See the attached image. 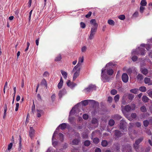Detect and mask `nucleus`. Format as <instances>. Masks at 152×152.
I'll list each match as a JSON object with an SVG mask.
<instances>
[{
  "instance_id": "f257e3e1",
  "label": "nucleus",
  "mask_w": 152,
  "mask_h": 152,
  "mask_svg": "<svg viewBox=\"0 0 152 152\" xmlns=\"http://www.w3.org/2000/svg\"><path fill=\"white\" fill-rule=\"evenodd\" d=\"M132 126H130L129 127L128 130L129 136L133 140L136 137L137 132L134 130H132Z\"/></svg>"
},
{
  "instance_id": "f03ea898",
  "label": "nucleus",
  "mask_w": 152,
  "mask_h": 152,
  "mask_svg": "<svg viewBox=\"0 0 152 152\" xmlns=\"http://www.w3.org/2000/svg\"><path fill=\"white\" fill-rule=\"evenodd\" d=\"M75 69V67H74L72 71V72H75L74 73L73 78L74 80H75L76 78L79 75L80 70V67H76Z\"/></svg>"
},
{
  "instance_id": "7ed1b4c3",
  "label": "nucleus",
  "mask_w": 152,
  "mask_h": 152,
  "mask_svg": "<svg viewBox=\"0 0 152 152\" xmlns=\"http://www.w3.org/2000/svg\"><path fill=\"white\" fill-rule=\"evenodd\" d=\"M96 86L95 85L90 84L87 88H85L84 90L85 93H86L92 91L94 90H96Z\"/></svg>"
},
{
  "instance_id": "20e7f679",
  "label": "nucleus",
  "mask_w": 152,
  "mask_h": 152,
  "mask_svg": "<svg viewBox=\"0 0 152 152\" xmlns=\"http://www.w3.org/2000/svg\"><path fill=\"white\" fill-rule=\"evenodd\" d=\"M143 139V137H141L137 139L135 141V143L134 144V148L136 151H137L138 149L139 144L142 141Z\"/></svg>"
},
{
  "instance_id": "39448f33",
  "label": "nucleus",
  "mask_w": 152,
  "mask_h": 152,
  "mask_svg": "<svg viewBox=\"0 0 152 152\" xmlns=\"http://www.w3.org/2000/svg\"><path fill=\"white\" fill-rule=\"evenodd\" d=\"M97 28L96 27H92L91 28L90 34L89 38L90 40L93 39L94 37V35L97 31Z\"/></svg>"
},
{
  "instance_id": "423d86ee",
  "label": "nucleus",
  "mask_w": 152,
  "mask_h": 152,
  "mask_svg": "<svg viewBox=\"0 0 152 152\" xmlns=\"http://www.w3.org/2000/svg\"><path fill=\"white\" fill-rule=\"evenodd\" d=\"M132 148L130 145L127 144L123 146L122 148L123 152H131Z\"/></svg>"
},
{
  "instance_id": "0eeeda50",
  "label": "nucleus",
  "mask_w": 152,
  "mask_h": 152,
  "mask_svg": "<svg viewBox=\"0 0 152 152\" xmlns=\"http://www.w3.org/2000/svg\"><path fill=\"white\" fill-rule=\"evenodd\" d=\"M125 122L124 120H122L121 121L120 128L123 131H125L126 130V128L125 126Z\"/></svg>"
},
{
  "instance_id": "6e6552de",
  "label": "nucleus",
  "mask_w": 152,
  "mask_h": 152,
  "mask_svg": "<svg viewBox=\"0 0 152 152\" xmlns=\"http://www.w3.org/2000/svg\"><path fill=\"white\" fill-rule=\"evenodd\" d=\"M145 45L144 44H142L141 45L140 47L139 48V50L140 51V54L141 55H144L145 50Z\"/></svg>"
},
{
  "instance_id": "1a4fd4ad",
  "label": "nucleus",
  "mask_w": 152,
  "mask_h": 152,
  "mask_svg": "<svg viewBox=\"0 0 152 152\" xmlns=\"http://www.w3.org/2000/svg\"><path fill=\"white\" fill-rule=\"evenodd\" d=\"M84 58L83 57H80L78 59V61L77 64L75 66V69L76 67H80V66L82 65V63L83 62Z\"/></svg>"
},
{
  "instance_id": "9d476101",
  "label": "nucleus",
  "mask_w": 152,
  "mask_h": 152,
  "mask_svg": "<svg viewBox=\"0 0 152 152\" xmlns=\"http://www.w3.org/2000/svg\"><path fill=\"white\" fill-rule=\"evenodd\" d=\"M122 80L123 82L125 83H127L129 80V77L126 73H123L121 77Z\"/></svg>"
},
{
  "instance_id": "9b49d317",
  "label": "nucleus",
  "mask_w": 152,
  "mask_h": 152,
  "mask_svg": "<svg viewBox=\"0 0 152 152\" xmlns=\"http://www.w3.org/2000/svg\"><path fill=\"white\" fill-rule=\"evenodd\" d=\"M102 79L103 80L104 82H108L109 81L110 77L106 74H103L101 75Z\"/></svg>"
},
{
  "instance_id": "f8f14e48",
  "label": "nucleus",
  "mask_w": 152,
  "mask_h": 152,
  "mask_svg": "<svg viewBox=\"0 0 152 152\" xmlns=\"http://www.w3.org/2000/svg\"><path fill=\"white\" fill-rule=\"evenodd\" d=\"M66 93V90L65 88H63L62 90H60L58 94V96L60 99H61L62 96L64 95Z\"/></svg>"
},
{
  "instance_id": "ddd939ff",
  "label": "nucleus",
  "mask_w": 152,
  "mask_h": 152,
  "mask_svg": "<svg viewBox=\"0 0 152 152\" xmlns=\"http://www.w3.org/2000/svg\"><path fill=\"white\" fill-rule=\"evenodd\" d=\"M67 85L71 88H73L76 85V84L73 82H71L70 80H68L66 83Z\"/></svg>"
},
{
  "instance_id": "4468645a",
  "label": "nucleus",
  "mask_w": 152,
  "mask_h": 152,
  "mask_svg": "<svg viewBox=\"0 0 152 152\" xmlns=\"http://www.w3.org/2000/svg\"><path fill=\"white\" fill-rule=\"evenodd\" d=\"M34 132L35 131L33 129V128L30 127V131H29V135L31 138H32L34 137Z\"/></svg>"
},
{
  "instance_id": "2eb2a0df",
  "label": "nucleus",
  "mask_w": 152,
  "mask_h": 152,
  "mask_svg": "<svg viewBox=\"0 0 152 152\" xmlns=\"http://www.w3.org/2000/svg\"><path fill=\"white\" fill-rule=\"evenodd\" d=\"M122 135V133L120 131L116 130L115 132V136L116 138H119L121 137Z\"/></svg>"
},
{
  "instance_id": "dca6fc26",
  "label": "nucleus",
  "mask_w": 152,
  "mask_h": 152,
  "mask_svg": "<svg viewBox=\"0 0 152 152\" xmlns=\"http://www.w3.org/2000/svg\"><path fill=\"white\" fill-rule=\"evenodd\" d=\"M37 116L38 117H40L42 115H43L44 114V111L41 110H37Z\"/></svg>"
},
{
  "instance_id": "f3484780",
  "label": "nucleus",
  "mask_w": 152,
  "mask_h": 152,
  "mask_svg": "<svg viewBox=\"0 0 152 152\" xmlns=\"http://www.w3.org/2000/svg\"><path fill=\"white\" fill-rule=\"evenodd\" d=\"M90 23L93 25L94 27H97L98 26V24L96 23V20L95 19H92L90 21Z\"/></svg>"
},
{
  "instance_id": "a211bd4d",
  "label": "nucleus",
  "mask_w": 152,
  "mask_h": 152,
  "mask_svg": "<svg viewBox=\"0 0 152 152\" xmlns=\"http://www.w3.org/2000/svg\"><path fill=\"white\" fill-rule=\"evenodd\" d=\"M80 141V139L75 138L72 141V144L75 145H77Z\"/></svg>"
},
{
  "instance_id": "6ab92c4d",
  "label": "nucleus",
  "mask_w": 152,
  "mask_h": 152,
  "mask_svg": "<svg viewBox=\"0 0 152 152\" xmlns=\"http://www.w3.org/2000/svg\"><path fill=\"white\" fill-rule=\"evenodd\" d=\"M59 127H60V128L62 130H64L67 127V124L65 123H62L60 124Z\"/></svg>"
},
{
  "instance_id": "aec40b11",
  "label": "nucleus",
  "mask_w": 152,
  "mask_h": 152,
  "mask_svg": "<svg viewBox=\"0 0 152 152\" xmlns=\"http://www.w3.org/2000/svg\"><path fill=\"white\" fill-rule=\"evenodd\" d=\"M7 105L6 104H5L4 105V115L3 116V118L4 119L7 115Z\"/></svg>"
},
{
  "instance_id": "412c9836",
  "label": "nucleus",
  "mask_w": 152,
  "mask_h": 152,
  "mask_svg": "<svg viewBox=\"0 0 152 152\" xmlns=\"http://www.w3.org/2000/svg\"><path fill=\"white\" fill-rule=\"evenodd\" d=\"M141 72L145 75H146L148 72V70L145 68H142L140 69Z\"/></svg>"
},
{
  "instance_id": "4be33fe9",
  "label": "nucleus",
  "mask_w": 152,
  "mask_h": 152,
  "mask_svg": "<svg viewBox=\"0 0 152 152\" xmlns=\"http://www.w3.org/2000/svg\"><path fill=\"white\" fill-rule=\"evenodd\" d=\"M151 79L150 78L145 77L144 79V82L145 83L148 84L149 85H152V83H150Z\"/></svg>"
},
{
  "instance_id": "5701e85b",
  "label": "nucleus",
  "mask_w": 152,
  "mask_h": 152,
  "mask_svg": "<svg viewBox=\"0 0 152 152\" xmlns=\"http://www.w3.org/2000/svg\"><path fill=\"white\" fill-rule=\"evenodd\" d=\"M63 81L62 79V77H61L60 82L58 83V88L59 89H61L63 86Z\"/></svg>"
},
{
  "instance_id": "b1692460",
  "label": "nucleus",
  "mask_w": 152,
  "mask_h": 152,
  "mask_svg": "<svg viewBox=\"0 0 152 152\" xmlns=\"http://www.w3.org/2000/svg\"><path fill=\"white\" fill-rule=\"evenodd\" d=\"M22 148L21 145V138L20 135L19 136V147L18 148V151H20L21 150Z\"/></svg>"
},
{
  "instance_id": "393cba45",
  "label": "nucleus",
  "mask_w": 152,
  "mask_h": 152,
  "mask_svg": "<svg viewBox=\"0 0 152 152\" xmlns=\"http://www.w3.org/2000/svg\"><path fill=\"white\" fill-rule=\"evenodd\" d=\"M114 73V71L112 69H107V74L110 75H112Z\"/></svg>"
},
{
  "instance_id": "a878e982",
  "label": "nucleus",
  "mask_w": 152,
  "mask_h": 152,
  "mask_svg": "<svg viewBox=\"0 0 152 152\" xmlns=\"http://www.w3.org/2000/svg\"><path fill=\"white\" fill-rule=\"evenodd\" d=\"M132 107L131 106L129 105H126L124 109L127 112L130 111Z\"/></svg>"
},
{
  "instance_id": "bb28decb",
  "label": "nucleus",
  "mask_w": 152,
  "mask_h": 152,
  "mask_svg": "<svg viewBox=\"0 0 152 152\" xmlns=\"http://www.w3.org/2000/svg\"><path fill=\"white\" fill-rule=\"evenodd\" d=\"M147 4V2L146 0H141L140 4V6L143 7L146 6Z\"/></svg>"
},
{
  "instance_id": "cd10ccee",
  "label": "nucleus",
  "mask_w": 152,
  "mask_h": 152,
  "mask_svg": "<svg viewBox=\"0 0 152 152\" xmlns=\"http://www.w3.org/2000/svg\"><path fill=\"white\" fill-rule=\"evenodd\" d=\"M91 123L93 124H98V121L97 119L95 118H93L91 121Z\"/></svg>"
},
{
  "instance_id": "c85d7f7f",
  "label": "nucleus",
  "mask_w": 152,
  "mask_h": 152,
  "mask_svg": "<svg viewBox=\"0 0 152 152\" xmlns=\"http://www.w3.org/2000/svg\"><path fill=\"white\" fill-rule=\"evenodd\" d=\"M115 123L113 119H111L109 121L108 124L110 126H112L114 125Z\"/></svg>"
},
{
  "instance_id": "c756f323",
  "label": "nucleus",
  "mask_w": 152,
  "mask_h": 152,
  "mask_svg": "<svg viewBox=\"0 0 152 152\" xmlns=\"http://www.w3.org/2000/svg\"><path fill=\"white\" fill-rule=\"evenodd\" d=\"M91 144V142L89 140H86L84 142V145L86 146H88Z\"/></svg>"
},
{
  "instance_id": "7c9ffc66",
  "label": "nucleus",
  "mask_w": 152,
  "mask_h": 152,
  "mask_svg": "<svg viewBox=\"0 0 152 152\" xmlns=\"http://www.w3.org/2000/svg\"><path fill=\"white\" fill-rule=\"evenodd\" d=\"M41 84L42 85H44L45 87H47V83L46 80L45 79H43L41 82Z\"/></svg>"
},
{
  "instance_id": "2f4dec72",
  "label": "nucleus",
  "mask_w": 152,
  "mask_h": 152,
  "mask_svg": "<svg viewBox=\"0 0 152 152\" xmlns=\"http://www.w3.org/2000/svg\"><path fill=\"white\" fill-rule=\"evenodd\" d=\"M142 99L143 102L145 103L148 102L149 100L148 98L146 96H143Z\"/></svg>"
},
{
  "instance_id": "473e14b6",
  "label": "nucleus",
  "mask_w": 152,
  "mask_h": 152,
  "mask_svg": "<svg viewBox=\"0 0 152 152\" xmlns=\"http://www.w3.org/2000/svg\"><path fill=\"white\" fill-rule=\"evenodd\" d=\"M120 98V96L119 94L116 95L114 97V100L115 102H117L118 101Z\"/></svg>"
},
{
  "instance_id": "72a5a7b5",
  "label": "nucleus",
  "mask_w": 152,
  "mask_h": 152,
  "mask_svg": "<svg viewBox=\"0 0 152 152\" xmlns=\"http://www.w3.org/2000/svg\"><path fill=\"white\" fill-rule=\"evenodd\" d=\"M61 72L64 78L65 79H66L67 75V74L66 72L62 70H61Z\"/></svg>"
},
{
  "instance_id": "f704fd0d",
  "label": "nucleus",
  "mask_w": 152,
  "mask_h": 152,
  "mask_svg": "<svg viewBox=\"0 0 152 152\" xmlns=\"http://www.w3.org/2000/svg\"><path fill=\"white\" fill-rule=\"evenodd\" d=\"M137 78L140 81H142L143 79L142 75L140 74H138L137 76Z\"/></svg>"
},
{
  "instance_id": "c9c22d12",
  "label": "nucleus",
  "mask_w": 152,
  "mask_h": 152,
  "mask_svg": "<svg viewBox=\"0 0 152 152\" xmlns=\"http://www.w3.org/2000/svg\"><path fill=\"white\" fill-rule=\"evenodd\" d=\"M101 144L103 146L106 147L108 145L107 142L106 140H102V142Z\"/></svg>"
},
{
  "instance_id": "e433bc0d",
  "label": "nucleus",
  "mask_w": 152,
  "mask_h": 152,
  "mask_svg": "<svg viewBox=\"0 0 152 152\" xmlns=\"http://www.w3.org/2000/svg\"><path fill=\"white\" fill-rule=\"evenodd\" d=\"M61 59V56L60 54H59L55 58V61H60Z\"/></svg>"
},
{
  "instance_id": "4c0bfd02",
  "label": "nucleus",
  "mask_w": 152,
  "mask_h": 152,
  "mask_svg": "<svg viewBox=\"0 0 152 152\" xmlns=\"http://www.w3.org/2000/svg\"><path fill=\"white\" fill-rule=\"evenodd\" d=\"M59 135L60 140L61 142H63L64 139V135L61 133H59Z\"/></svg>"
},
{
  "instance_id": "58836bf2",
  "label": "nucleus",
  "mask_w": 152,
  "mask_h": 152,
  "mask_svg": "<svg viewBox=\"0 0 152 152\" xmlns=\"http://www.w3.org/2000/svg\"><path fill=\"white\" fill-rule=\"evenodd\" d=\"M139 90L142 92H144L146 91V88L145 86H141L139 88Z\"/></svg>"
},
{
  "instance_id": "ea45409f",
  "label": "nucleus",
  "mask_w": 152,
  "mask_h": 152,
  "mask_svg": "<svg viewBox=\"0 0 152 152\" xmlns=\"http://www.w3.org/2000/svg\"><path fill=\"white\" fill-rule=\"evenodd\" d=\"M90 101L89 100H83L82 101V103L83 105L84 106H86L87 105L88 103V101Z\"/></svg>"
},
{
  "instance_id": "a19ab883",
  "label": "nucleus",
  "mask_w": 152,
  "mask_h": 152,
  "mask_svg": "<svg viewBox=\"0 0 152 152\" xmlns=\"http://www.w3.org/2000/svg\"><path fill=\"white\" fill-rule=\"evenodd\" d=\"M138 91V90L136 88H134L133 89H132L130 90V92L131 93L134 94H137V92Z\"/></svg>"
},
{
  "instance_id": "79ce46f5",
  "label": "nucleus",
  "mask_w": 152,
  "mask_h": 152,
  "mask_svg": "<svg viewBox=\"0 0 152 152\" xmlns=\"http://www.w3.org/2000/svg\"><path fill=\"white\" fill-rule=\"evenodd\" d=\"M145 9V8L144 7L140 6V12L141 14H142Z\"/></svg>"
},
{
  "instance_id": "37998d69",
  "label": "nucleus",
  "mask_w": 152,
  "mask_h": 152,
  "mask_svg": "<svg viewBox=\"0 0 152 152\" xmlns=\"http://www.w3.org/2000/svg\"><path fill=\"white\" fill-rule=\"evenodd\" d=\"M93 142L95 144H98L99 142V139L97 137L95 138L93 140Z\"/></svg>"
},
{
  "instance_id": "c03bdc74",
  "label": "nucleus",
  "mask_w": 152,
  "mask_h": 152,
  "mask_svg": "<svg viewBox=\"0 0 152 152\" xmlns=\"http://www.w3.org/2000/svg\"><path fill=\"white\" fill-rule=\"evenodd\" d=\"M140 109L141 111L143 112H145L147 111L146 108L144 106H142L140 107Z\"/></svg>"
},
{
  "instance_id": "a18cd8bd",
  "label": "nucleus",
  "mask_w": 152,
  "mask_h": 152,
  "mask_svg": "<svg viewBox=\"0 0 152 152\" xmlns=\"http://www.w3.org/2000/svg\"><path fill=\"white\" fill-rule=\"evenodd\" d=\"M117 91L115 89L112 90L110 91L111 94L113 95H115L117 93Z\"/></svg>"
},
{
  "instance_id": "49530a36",
  "label": "nucleus",
  "mask_w": 152,
  "mask_h": 152,
  "mask_svg": "<svg viewBox=\"0 0 152 152\" xmlns=\"http://www.w3.org/2000/svg\"><path fill=\"white\" fill-rule=\"evenodd\" d=\"M134 97V95L132 94H129L128 95V98L129 100H132Z\"/></svg>"
},
{
  "instance_id": "de8ad7c7",
  "label": "nucleus",
  "mask_w": 152,
  "mask_h": 152,
  "mask_svg": "<svg viewBox=\"0 0 152 152\" xmlns=\"http://www.w3.org/2000/svg\"><path fill=\"white\" fill-rule=\"evenodd\" d=\"M108 24L111 25H114V22L112 20H108Z\"/></svg>"
},
{
  "instance_id": "09e8293b",
  "label": "nucleus",
  "mask_w": 152,
  "mask_h": 152,
  "mask_svg": "<svg viewBox=\"0 0 152 152\" xmlns=\"http://www.w3.org/2000/svg\"><path fill=\"white\" fill-rule=\"evenodd\" d=\"M118 18L119 19L121 20H123L125 19V16L124 15H119L118 17Z\"/></svg>"
},
{
  "instance_id": "8fccbe9b",
  "label": "nucleus",
  "mask_w": 152,
  "mask_h": 152,
  "mask_svg": "<svg viewBox=\"0 0 152 152\" xmlns=\"http://www.w3.org/2000/svg\"><path fill=\"white\" fill-rule=\"evenodd\" d=\"M139 13L137 11H136L132 15V17L134 18H136L138 16Z\"/></svg>"
},
{
  "instance_id": "3c124183",
  "label": "nucleus",
  "mask_w": 152,
  "mask_h": 152,
  "mask_svg": "<svg viewBox=\"0 0 152 152\" xmlns=\"http://www.w3.org/2000/svg\"><path fill=\"white\" fill-rule=\"evenodd\" d=\"M149 122L147 120H145L143 121V125L145 127L147 126L149 124Z\"/></svg>"
},
{
  "instance_id": "603ef678",
  "label": "nucleus",
  "mask_w": 152,
  "mask_h": 152,
  "mask_svg": "<svg viewBox=\"0 0 152 152\" xmlns=\"http://www.w3.org/2000/svg\"><path fill=\"white\" fill-rule=\"evenodd\" d=\"M114 118L118 120H120L121 118V117L120 115L116 114L114 115Z\"/></svg>"
},
{
  "instance_id": "864d4df0",
  "label": "nucleus",
  "mask_w": 152,
  "mask_h": 152,
  "mask_svg": "<svg viewBox=\"0 0 152 152\" xmlns=\"http://www.w3.org/2000/svg\"><path fill=\"white\" fill-rule=\"evenodd\" d=\"M139 54V53L137 50H134L132 53V56H133L135 55H137Z\"/></svg>"
},
{
  "instance_id": "5fc2aeb1",
  "label": "nucleus",
  "mask_w": 152,
  "mask_h": 152,
  "mask_svg": "<svg viewBox=\"0 0 152 152\" xmlns=\"http://www.w3.org/2000/svg\"><path fill=\"white\" fill-rule=\"evenodd\" d=\"M80 26L82 28H84L86 27V24L84 23L81 22L80 23Z\"/></svg>"
},
{
  "instance_id": "6e6d98bb",
  "label": "nucleus",
  "mask_w": 152,
  "mask_h": 152,
  "mask_svg": "<svg viewBox=\"0 0 152 152\" xmlns=\"http://www.w3.org/2000/svg\"><path fill=\"white\" fill-rule=\"evenodd\" d=\"M86 50L87 47L85 46H84L82 48L81 50L82 52L84 53L86 51Z\"/></svg>"
},
{
  "instance_id": "4d7b16f0",
  "label": "nucleus",
  "mask_w": 152,
  "mask_h": 152,
  "mask_svg": "<svg viewBox=\"0 0 152 152\" xmlns=\"http://www.w3.org/2000/svg\"><path fill=\"white\" fill-rule=\"evenodd\" d=\"M137 58H138L137 56L133 55L132 57V59L133 61H135L137 60Z\"/></svg>"
},
{
  "instance_id": "13d9d810",
  "label": "nucleus",
  "mask_w": 152,
  "mask_h": 152,
  "mask_svg": "<svg viewBox=\"0 0 152 152\" xmlns=\"http://www.w3.org/2000/svg\"><path fill=\"white\" fill-rule=\"evenodd\" d=\"M92 14V12H89L86 15V17L87 18H89L91 15Z\"/></svg>"
},
{
  "instance_id": "bf43d9fd",
  "label": "nucleus",
  "mask_w": 152,
  "mask_h": 152,
  "mask_svg": "<svg viewBox=\"0 0 152 152\" xmlns=\"http://www.w3.org/2000/svg\"><path fill=\"white\" fill-rule=\"evenodd\" d=\"M113 99V98L111 96H109L108 97L107 101L109 103H111Z\"/></svg>"
},
{
  "instance_id": "052dcab7",
  "label": "nucleus",
  "mask_w": 152,
  "mask_h": 152,
  "mask_svg": "<svg viewBox=\"0 0 152 152\" xmlns=\"http://www.w3.org/2000/svg\"><path fill=\"white\" fill-rule=\"evenodd\" d=\"M88 118V115L87 114H84L83 115V118L85 120H87Z\"/></svg>"
},
{
  "instance_id": "680f3d73",
  "label": "nucleus",
  "mask_w": 152,
  "mask_h": 152,
  "mask_svg": "<svg viewBox=\"0 0 152 152\" xmlns=\"http://www.w3.org/2000/svg\"><path fill=\"white\" fill-rule=\"evenodd\" d=\"M56 96L55 94H53L51 97V100L53 102H54L56 99Z\"/></svg>"
},
{
  "instance_id": "e2e57ef3",
  "label": "nucleus",
  "mask_w": 152,
  "mask_h": 152,
  "mask_svg": "<svg viewBox=\"0 0 152 152\" xmlns=\"http://www.w3.org/2000/svg\"><path fill=\"white\" fill-rule=\"evenodd\" d=\"M37 99L38 101H42V99L39 94H38L37 95Z\"/></svg>"
},
{
  "instance_id": "0e129e2a",
  "label": "nucleus",
  "mask_w": 152,
  "mask_h": 152,
  "mask_svg": "<svg viewBox=\"0 0 152 152\" xmlns=\"http://www.w3.org/2000/svg\"><path fill=\"white\" fill-rule=\"evenodd\" d=\"M49 73L48 72L46 71L43 74V76L45 77H47L49 76Z\"/></svg>"
},
{
  "instance_id": "69168bd1",
  "label": "nucleus",
  "mask_w": 152,
  "mask_h": 152,
  "mask_svg": "<svg viewBox=\"0 0 152 152\" xmlns=\"http://www.w3.org/2000/svg\"><path fill=\"white\" fill-rule=\"evenodd\" d=\"M13 144L12 143H10L8 145V149L10 150L12 148Z\"/></svg>"
},
{
  "instance_id": "338daca9",
  "label": "nucleus",
  "mask_w": 152,
  "mask_h": 152,
  "mask_svg": "<svg viewBox=\"0 0 152 152\" xmlns=\"http://www.w3.org/2000/svg\"><path fill=\"white\" fill-rule=\"evenodd\" d=\"M131 116L132 118H135L137 117V115L136 113H133L131 114Z\"/></svg>"
},
{
  "instance_id": "774afa93",
  "label": "nucleus",
  "mask_w": 152,
  "mask_h": 152,
  "mask_svg": "<svg viewBox=\"0 0 152 152\" xmlns=\"http://www.w3.org/2000/svg\"><path fill=\"white\" fill-rule=\"evenodd\" d=\"M148 93L149 96L151 97H152V91L148 90Z\"/></svg>"
}]
</instances>
